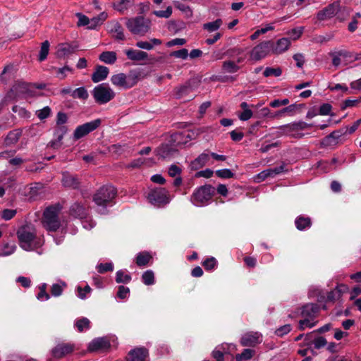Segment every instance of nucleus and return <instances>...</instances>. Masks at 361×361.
Wrapping results in <instances>:
<instances>
[{"label": "nucleus", "mask_w": 361, "mask_h": 361, "mask_svg": "<svg viewBox=\"0 0 361 361\" xmlns=\"http://www.w3.org/2000/svg\"><path fill=\"white\" fill-rule=\"evenodd\" d=\"M20 246L25 250L32 248V243L36 237L35 228L32 224H25L19 227L16 233Z\"/></svg>", "instance_id": "1"}, {"label": "nucleus", "mask_w": 361, "mask_h": 361, "mask_svg": "<svg viewBox=\"0 0 361 361\" xmlns=\"http://www.w3.org/2000/svg\"><path fill=\"white\" fill-rule=\"evenodd\" d=\"M214 193V188L211 185H204L195 190L190 197V202L197 207H202L208 203Z\"/></svg>", "instance_id": "2"}, {"label": "nucleus", "mask_w": 361, "mask_h": 361, "mask_svg": "<svg viewBox=\"0 0 361 361\" xmlns=\"http://www.w3.org/2000/svg\"><path fill=\"white\" fill-rule=\"evenodd\" d=\"M126 25L133 34L144 35L149 30L151 22L142 16H137L128 19Z\"/></svg>", "instance_id": "3"}, {"label": "nucleus", "mask_w": 361, "mask_h": 361, "mask_svg": "<svg viewBox=\"0 0 361 361\" xmlns=\"http://www.w3.org/2000/svg\"><path fill=\"white\" fill-rule=\"evenodd\" d=\"M94 101L99 104H104L115 97L114 91L107 83H102L94 87L92 92Z\"/></svg>", "instance_id": "4"}, {"label": "nucleus", "mask_w": 361, "mask_h": 361, "mask_svg": "<svg viewBox=\"0 0 361 361\" xmlns=\"http://www.w3.org/2000/svg\"><path fill=\"white\" fill-rule=\"evenodd\" d=\"M116 195V190L112 185H104L99 188L94 195L93 201L98 206L106 207L111 202Z\"/></svg>", "instance_id": "5"}, {"label": "nucleus", "mask_w": 361, "mask_h": 361, "mask_svg": "<svg viewBox=\"0 0 361 361\" xmlns=\"http://www.w3.org/2000/svg\"><path fill=\"white\" fill-rule=\"evenodd\" d=\"M61 209L60 204L47 207V231H56L61 226L59 214Z\"/></svg>", "instance_id": "6"}, {"label": "nucleus", "mask_w": 361, "mask_h": 361, "mask_svg": "<svg viewBox=\"0 0 361 361\" xmlns=\"http://www.w3.org/2000/svg\"><path fill=\"white\" fill-rule=\"evenodd\" d=\"M68 121V116L66 113L59 111L56 115V123L58 126H60L56 130V139L54 140H51L49 142L48 146H50L52 148L56 149L59 148L61 145V140L63 137L64 134L67 131V128L65 126H61L65 124Z\"/></svg>", "instance_id": "7"}, {"label": "nucleus", "mask_w": 361, "mask_h": 361, "mask_svg": "<svg viewBox=\"0 0 361 361\" xmlns=\"http://www.w3.org/2000/svg\"><path fill=\"white\" fill-rule=\"evenodd\" d=\"M149 202L156 207L168 204L170 201L168 191L163 188L152 190L147 195Z\"/></svg>", "instance_id": "8"}, {"label": "nucleus", "mask_w": 361, "mask_h": 361, "mask_svg": "<svg viewBox=\"0 0 361 361\" xmlns=\"http://www.w3.org/2000/svg\"><path fill=\"white\" fill-rule=\"evenodd\" d=\"M273 42L271 40L264 41L255 46L250 51V59L255 61L265 58L272 51Z\"/></svg>", "instance_id": "9"}, {"label": "nucleus", "mask_w": 361, "mask_h": 361, "mask_svg": "<svg viewBox=\"0 0 361 361\" xmlns=\"http://www.w3.org/2000/svg\"><path fill=\"white\" fill-rule=\"evenodd\" d=\"M101 119L97 118L90 122H87L82 125L78 126L73 132V139L75 140H78L86 136L87 135L94 131L97 128H99V126L101 125Z\"/></svg>", "instance_id": "10"}, {"label": "nucleus", "mask_w": 361, "mask_h": 361, "mask_svg": "<svg viewBox=\"0 0 361 361\" xmlns=\"http://www.w3.org/2000/svg\"><path fill=\"white\" fill-rule=\"evenodd\" d=\"M198 133L196 131L191 130L175 133L171 137V142H173V145L176 147H180L195 139Z\"/></svg>", "instance_id": "11"}, {"label": "nucleus", "mask_w": 361, "mask_h": 361, "mask_svg": "<svg viewBox=\"0 0 361 361\" xmlns=\"http://www.w3.org/2000/svg\"><path fill=\"white\" fill-rule=\"evenodd\" d=\"M311 126V124L300 121L286 124L283 128L287 130L288 136L294 138H301L304 136V134L300 133V131Z\"/></svg>", "instance_id": "12"}, {"label": "nucleus", "mask_w": 361, "mask_h": 361, "mask_svg": "<svg viewBox=\"0 0 361 361\" xmlns=\"http://www.w3.org/2000/svg\"><path fill=\"white\" fill-rule=\"evenodd\" d=\"M135 78V75H133L132 73L126 76L124 73H121L112 75L111 81L113 85L126 89L132 87L135 85L136 80Z\"/></svg>", "instance_id": "13"}, {"label": "nucleus", "mask_w": 361, "mask_h": 361, "mask_svg": "<svg viewBox=\"0 0 361 361\" xmlns=\"http://www.w3.org/2000/svg\"><path fill=\"white\" fill-rule=\"evenodd\" d=\"M262 341V335L256 331H250L244 334L240 338L243 346L254 347Z\"/></svg>", "instance_id": "14"}, {"label": "nucleus", "mask_w": 361, "mask_h": 361, "mask_svg": "<svg viewBox=\"0 0 361 361\" xmlns=\"http://www.w3.org/2000/svg\"><path fill=\"white\" fill-rule=\"evenodd\" d=\"M75 349V345L70 343H61L56 345L51 350L52 355L56 358H61L71 354Z\"/></svg>", "instance_id": "15"}, {"label": "nucleus", "mask_w": 361, "mask_h": 361, "mask_svg": "<svg viewBox=\"0 0 361 361\" xmlns=\"http://www.w3.org/2000/svg\"><path fill=\"white\" fill-rule=\"evenodd\" d=\"M110 346V343L106 338H97L89 343L88 350L91 352L105 350L109 349Z\"/></svg>", "instance_id": "16"}, {"label": "nucleus", "mask_w": 361, "mask_h": 361, "mask_svg": "<svg viewBox=\"0 0 361 361\" xmlns=\"http://www.w3.org/2000/svg\"><path fill=\"white\" fill-rule=\"evenodd\" d=\"M108 32L112 37L118 40H124L125 35L121 25L117 21H111L107 25Z\"/></svg>", "instance_id": "17"}, {"label": "nucleus", "mask_w": 361, "mask_h": 361, "mask_svg": "<svg viewBox=\"0 0 361 361\" xmlns=\"http://www.w3.org/2000/svg\"><path fill=\"white\" fill-rule=\"evenodd\" d=\"M148 355L145 348H137L130 350L127 356V361H145Z\"/></svg>", "instance_id": "18"}, {"label": "nucleus", "mask_w": 361, "mask_h": 361, "mask_svg": "<svg viewBox=\"0 0 361 361\" xmlns=\"http://www.w3.org/2000/svg\"><path fill=\"white\" fill-rule=\"evenodd\" d=\"M319 311V307L316 304H307L302 307L301 316L303 318H307L314 320Z\"/></svg>", "instance_id": "19"}, {"label": "nucleus", "mask_w": 361, "mask_h": 361, "mask_svg": "<svg viewBox=\"0 0 361 361\" xmlns=\"http://www.w3.org/2000/svg\"><path fill=\"white\" fill-rule=\"evenodd\" d=\"M338 11V6L330 4L317 13V18L319 20H324L334 16Z\"/></svg>", "instance_id": "20"}, {"label": "nucleus", "mask_w": 361, "mask_h": 361, "mask_svg": "<svg viewBox=\"0 0 361 361\" xmlns=\"http://www.w3.org/2000/svg\"><path fill=\"white\" fill-rule=\"evenodd\" d=\"M77 47L73 44L63 43L58 46L56 54L59 58H66L75 52Z\"/></svg>", "instance_id": "21"}, {"label": "nucleus", "mask_w": 361, "mask_h": 361, "mask_svg": "<svg viewBox=\"0 0 361 361\" xmlns=\"http://www.w3.org/2000/svg\"><path fill=\"white\" fill-rule=\"evenodd\" d=\"M173 142H171V145L168 144L161 145L157 148V154L163 159L169 158L177 152Z\"/></svg>", "instance_id": "22"}, {"label": "nucleus", "mask_w": 361, "mask_h": 361, "mask_svg": "<svg viewBox=\"0 0 361 361\" xmlns=\"http://www.w3.org/2000/svg\"><path fill=\"white\" fill-rule=\"evenodd\" d=\"M109 74V68L106 66H98L92 75V80L94 82H99L105 80Z\"/></svg>", "instance_id": "23"}, {"label": "nucleus", "mask_w": 361, "mask_h": 361, "mask_svg": "<svg viewBox=\"0 0 361 361\" xmlns=\"http://www.w3.org/2000/svg\"><path fill=\"white\" fill-rule=\"evenodd\" d=\"M70 214L75 218L84 219L87 216L86 209L82 204L75 202L70 208Z\"/></svg>", "instance_id": "24"}, {"label": "nucleus", "mask_w": 361, "mask_h": 361, "mask_svg": "<svg viewBox=\"0 0 361 361\" xmlns=\"http://www.w3.org/2000/svg\"><path fill=\"white\" fill-rule=\"evenodd\" d=\"M290 45V41L286 37L279 39L276 45L273 43L272 52L276 54H279L286 51Z\"/></svg>", "instance_id": "25"}, {"label": "nucleus", "mask_w": 361, "mask_h": 361, "mask_svg": "<svg viewBox=\"0 0 361 361\" xmlns=\"http://www.w3.org/2000/svg\"><path fill=\"white\" fill-rule=\"evenodd\" d=\"M125 53L128 59L135 61L145 60L148 56L147 53L136 49H128L125 51Z\"/></svg>", "instance_id": "26"}, {"label": "nucleus", "mask_w": 361, "mask_h": 361, "mask_svg": "<svg viewBox=\"0 0 361 361\" xmlns=\"http://www.w3.org/2000/svg\"><path fill=\"white\" fill-rule=\"evenodd\" d=\"M61 182L65 187L76 188L79 182L77 178L68 172L62 173Z\"/></svg>", "instance_id": "27"}, {"label": "nucleus", "mask_w": 361, "mask_h": 361, "mask_svg": "<svg viewBox=\"0 0 361 361\" xmlns=\"http://www.w3.org/2000/svg\"><path fill=\"white\" fill-rule=\"evenodd\" d=\"M11 91L14 92L18 97H26L30 94V85L24 82L16 83Z\"/></svg>", "instance_id": "28"}, {"label": "nucleus", "mask_w": 361, "mask_h": 361, "mask_svg": "<svg viewBox=\"0 0 361 361\" xmlns=\"http://www.w3.org/2000/svg\"><path fill=\"white\" fill-rule=\"evenodd\" d=\"M45 191L44 184L42 183H35L30 188L29 197L31 200H35L38 199L40 195Z\"/></svg>", "instance_id": "29"}, {"label": "nucleus", "mask_w": 361, "mask_h": 361, "mask_svg": "<svg viewBox=\"0 0 361 361\" xmlns=\"http://www.w3.org/2000/svg\"><path fill=\"white\" fill-rule=\"evenodd\" d=\"M209 160V155L206 153H202L190 164L192 170H197L203 167Z\"/></svg>", "instance_id": "30"}, {"label": "nucleus", "mask_w": 361, "mask_h": 361, "mask_svg": "<svg viewBox=\"0 0 361 361\" xmlns=\"http://www.w3.org/2000/svg\"><path fill=\"white\" fill-rule=\"evenodd\" d=\"M295 225L299 231H304L311 227L312 221L310 217L299 216L295 220Z\"/></svg>", "instance_id": "31"}, {"label": "nucleus", "mask_w": 361, "mask_h": 361, "mask_svg": "<svg viewBox=\"0 0 361 361\" xmlns=\"http://www.w3.org/2000/svg\"><path fill=\"white\" fill-rule=\"evenodd\" d=\"M108 14L106 12L104 11L102 12L99 15L97 16L93 17L92 18L90 19V25H89L90 30H94L98 26L103 24V23L107 19Z\"/></svg>", "instance_id": "32"}, {"label": "nucleus", "mask_w": 361, "mask_h": 361, "mask_svg": "<svg viewBox=\"0 0 361 361\" xmlns=\"http://www.w3.org/2000/svg\"><path fill=\"white\" fill-rule=\"evenodd\" d=\"M223 25V20L221 18H218L214 21L208 22L202 25V28L204 30L207 31L208 33H212L216 31L221 27Z\"/></svg>", "instance_id": "33"}, {"label": "nucleus", "mask_w": 361, "mask_h": 361, "mask_svg": "<svg viewBox=\"0 0 361 361\" xmlns=\"http://www.w3.org/2000/svg\"><path fill=\"white\" fill-rule=\"evenodd\" d=\"M99 59L105 63L112 64L116 61V54L114 51H104Z\"/></svg>", "instance_id": "34"}, {"label": "nucleus", "mask_w": 361, "mask_h": 361, "mask_svg": "<svg viewBox=\"0 0 361 361\" xmlns=\"http://www.w3.org/2000/svg\"><path fill=\"white\" fill-rule=\"evenodd\" d=\"M16 250V245L13 243H4L0 246V256L6 257L12 255Z\"/></svg>", "instance_id": "35"}, {"label": "nucleus", "mask_w": 361, "mask_h": 361, "mask_svg": "<svg viewBox=\"0 0 361 361\" xmlns=\"http://www.w3.org/2000/svg\"><path fill=\"white\" fill-rule=\"evenodd\" d=\"M192 90L190 86L185 82L184 85L177 87L175 89V94L177 98H181L189 94Z\"/></svg>", "instance_id": "36"}, {"label": "nucleus", "mask_w": 361, "mask_h": 361, "mask_svg": "<svg viewBox=\"0 0 361 361\" xmlns=\"http://www.w3.org/2000/svg\"><path fill=\"white\" fill-rule=\"evenodd\" d=\"M297 107L296 104L289 105L278 111H276L274 115L270 116L271 118H275L278 117H282L285 114H292Z\"/></svg>", "instance_id": "37"}, {"label": "nucleus", "mask_w": 361, "mask_h": 361, "mask_svg": "<svg viewBox=\"0 0 361 361\" xmlns=\"http://www.w3.org/2000/svg\"><path fill=\"white\" fill-rule=\"evenodd\" d=\"M66 286V283L63 281H59V283L53 284L51 287V295L54 297L60 296Z\"/></svg>", "instance_id": "38"}, {"label": "nucleus", "mask_w": 361, "mask_h": 361, "mask_svg": "<svg viewBox=\"0 0 361 361\" xmlns=\"http://www.w3.org/2000/svg\"><path fill=\"white\" fill-rule=\"evenodd\" d=\"M151 259L152 257L148 252H140L136 257V264L139 267H143L147 265Z\"/></svg>", "instance_id": "39"}, {"label": "nucleus", "mask_w": 361, "mask_h": 361, "mask_svg": "<svg viewBox=\"0 0 361 361\" xmlns=\"http://www.w3.org/2000/svg\"><path fill=\"white\" fill-rule=\"evenodd\" d=\"M75 326L78 331L82 332L90 328V322L86 317H82L75 321Z\"/></svg>", "instance_id": "40"}, {"label": "nucleus", "mask_w": 361, "mask_h": 361, "mask_svg": "<svg viewBox=\"0 0 361 361\" xmlns=\"http://www.w3.org/2000/svg\"><path fill=\"white\" fill-rule=\"evenodd\" d=\"M88 92L84 87L76 88L72 92V97L74 99L85 100L88 98Z\"/></svg>", "instance_id": "41"}, {"label": "nucleus", "mask_w": 361, "mask_h": 361, "mask_svg": "<svg viewBox=\"0 0 361 361\" xmlns=\"http://www.w3.org/2000/svg\"><path fill=\"white\" fill-rule=\"evenodd\" d=\"M223 70L226 73H233L239 70V66L232 61H226L222 64Z\"/></svg>", "instance_id": "42"}, {"label": "nucleus", "mask_w": 361, "mask_h": 361, "mask_svg": "<svg viewBox=\"0 0 361 361\" xmlns=\"http://www.w3.org/2000/svg\"><path fill=\"white\" fill-rule=\"evenodd\" d=\"M20 135L21 133L18 130H13L9 132L5 140L6 145H13L16 143L18 141Z\"/></svg>", "instance_id": "43"}, {"label": "nucleus", "mask_w": 361, "mask_h": 361, "mask_svg": "<svg viewBox=\"0 0 361 361\" xmlns=\"http://www.w3.org/2000/svg\"><path fill=\"white\" fill-rule=\"evenodd\" d=\"M134 0H119L117 4H114V7L118 11H123L133 4Z\"/></svg>", "instance_id": "44"}, {"label": "nucleus", "mask_w": 361, "mask_h": 361, "mask_svg": "<svg viewBox=\"0 0 361 361\" xmlns=\"http://www.w3.org/2000/svg\"><path fill=\"white\" fill-rule=\"evenodd\" d=\"M53 70L54 71L56 77L60 80L64 79L66 77V73L68 72H73V69L67 66L63 68H53Z\"/></svg>", "instance_id": "45"}, {"label": "nucleus", "mask_w": 361, "mask_h": 361, "mask_svg": "<svg viewBox=\"0 0 361 361\" xmlns=\"http://www.w3.org/2000/svg\"><path fill=\"white\" fill-rule=\"evenodd\" d=\"M255 351L253 350L247 348L244 349L240 354H238L235 356L236 361H244L250 360L252 357Z\"/></svg>", "instance_id": "46"}, {"label": "nucleus", "mask_w": 361, "mask_h": 361, "mask_svg": "<svg viewBox=\"0 0 361 361\" xmlns=\"http://www.w3.org/2000/svg\"><path fill=\"white\" fill-rule=\"evenodd\" d=\"M142 279L147 286H150L154 283V274L152 270H147L142 274Z\"/></svg>", "instance_id": "47"}, {"label": "nucleus", "mask_w": 361, "mask_h": 361, "mask_svg": "<svg viewBox=\"0 0 361 361\" xmlns=\"http://www.w3.org/2000/svg\"><path fill=\"white\" fill-rule=\"evenodd\" d=\"M317 322L313 319L303 318L300 320L298 328L300 330H304L306 328H312L317 324Z\"/></svg>", "instance_id": "48"}, {"label": "nucleus", "mask_w": 361, "mask_h": 361, "mask_svg": "<svg viewBox=\"0 0 361 361\" xmlns=\"http://www.w3.org/2000/svg\"><path fill=\"white\" fill-rule=\"evenodd\" d=\"M282 71L280 68H271V67H267L265 68L263 75L265 77H269V76H275L279 77L281 75Z\"/></svg>", "instance_id": "49"}, {"label": "nucleus", "mask_w": 361, "mask_h": 361, "mask_svg": "<svg viewBox=\"0 0 361 361\" xmlns=\"http://www.w3.org/2000/svg\"><path fill=\"white\" fill-rule=\"evenodd\" d=\"M286 171L287 170L286 169V164L284 163H283L281 166L278 167H275L273 169H267L269 177L272 178Z\"/></svg>", "instance_id": "50"}, {"label": "nucleus", "mask_w": 361, "mask_h": 361, "mask_svg": "<svg viewBox=\"0 0 361 361\" xmlns=\"http://www.w3.org/2000/svg\"><path fill=\"white\" fill-rule=\"evenodd\" d=\"M131 280V276L128 274H125L123 271L120 270L116 272V281L118 283H127Z\"/></svg>", "instance_id": "51"}, {"label": "nucleus", "mask_w": 361, "mask_h": 361, "mask_svg": "<svg viewBox=\"0 0 361 361\" xmlns=\"http://www.w3.org/2000/svg\"><path fill=\"white\" fill-rule=\"evenodd\" d=\"M76 16L78 18L77 25L79 27L87 26V28L89 29V25H90V18L81 13H77Z\"/></svg>", "instance_id": "52"}, {"label": "nucleus", "mask_w": 361, "mask_h": 361, "mask_svg": "<svg viewBox=\"0 0 361 361\" xmlns=\"http://www.w3.org/2000/svg\"><path fill=\"white\" fill-rule=\"evenodd\" d=\"M16 213V209H5L1 212V217L5 221H8L13 219Z\"/></svg>", "instance_id": "53"}, {"label": "nucleus", "mask_w": 361, "mask_h": 361, "mask_svg": "<svg viewBox=\"0 0 361 361\" xmlns=\"http://www.w3.org/2000/svg\"><path fill=\"white\" fill-rule=\"evenodd\" d=\"M97 271L100 274H104L107 271H111L114 269V265L111 262L99 264L97 267Z\"/></svg>", "instance_id": "54"}, {"label": "nucleus", "mask_w": 361, "mask_h": 361, "mask_svg": "<svg viewBox=\"0 0 361 361\" xmlns=\"http://www.w3.org/2000/svg\"><path fill=\"white\" fill-rule=\"evenodd\" d=\"M216 174L218 177L221 178H231L234 176V173L228 169L217 170Z\"/></svg>", "instance_id": "55"}, {"label": "nucleus", "mask_w": 361, "mask_h": 361, "mask_svg": "<svg viewBox=\"0 0 361 361\" xmlns=\"http://www.w3.org/2000/svg\"><path fill=\"white\" fill-rule=\"evenodd\" d=\"M153 13L159 18H168L172 14V8L168 6L165 11H154Z\"/></svg>", "instance_id": "56"}, {"label": "nucleus", "mask_w": 361, "mask_h": 361, "mask_svg": "<svg viewBox=\"0 0 361 361\" xmlns=\"http://www.w3.org/2000/svg\"><path fill=\"white\" fill-rule=\"evenodd\" d=\"M216 264V259L214 257H209L206 259L203 262L202 265L207 270L213 269Z\"/></svg>", "instance_id": "57"}, {"label": "nucleus", "mask_w": 361, "mask_h": 361, "mask_svg": "<svg viewBox=\"0 0 361 361\" xmlns=\"http://www.w3.org/2000/svg\"><path fill=\"white\" fill-rule=\"evenodd\" d=\"M312 344L314 345V348L320 349L327 344V341L325 338L322 336H319L314 338V340L312 342Z\"/></svg>", "instance_id": "58"}, {"label": "nucleus", "mask_w": 361, "mask_h": 361, "mask_svg": "<svg viewBox=\"0 0 361 361\" xmlns=\"http://www.w3.org/2000/svg\"><path fill=\"white\" fill-rule=\"evenodd\" d=\"M171 56L176 58L186 59L188 56V51L186 49H182L178 51H175L171 53Z\"/></svg>", "instance_id": "59"}, {"label": "nucleus", "mask_w": 361, "mask_h": 361, "mask_svg": "<svg viewBox=\"0 0 361 361\" xmlns=\"http://www.w3.org/2000/svg\"><path fill=\"white\" fill-rule=\"evenodd\" d=\"M338 143V142L334 139V137H331V134L329 135L322 142V144L326 147H332L335 146Z\"/></svg>", "instance_id": "60"}, {"label": "nucleus", "mask_w": 361, "mask_h": 361, "mask_svg": "<svg viewBox=\"0 0 361 361\" xmlns=\"http://www.w3.org/2000/svg\"><path fill=\"white\" fill-rule=\"evenodd\" d=\"M338 143V142L334 139V137H331V134L329 135L322 142V144L326 147H332L335 146Z\"/></svg>", "instance_id": "61"}, {"label": "nucleus", "mask_w": 361, "mask_h": 361, "mask_svg": "<svg viewBox=\"0 0 361 361\" xmlns=\"http://www.w3.org/2000/svg\"><path fill=\"white\" fill-rule=\"evenodd\" d=\"M291 330V326L290 324H286V325H283L279 328H278L276 331H275V334L278 336H283L286 334H287L288 333H289Z\"/></svg>", "instance_id": "62"}, {"label": "nucleus", "mask_w": 361, "mask_h": 361, "mask_svg": "<svg viewBox=\"0 0 361 361\" xmlns=\"http://www.w3.org/2000/svg\"><path fill=\"white\" fill-rule=\"evenodd\" d=\"M130 293V289L128 287L120 286L117 293V296L121 299L126 298Z\"/></svg>", "instance_id": "63"}, {"label": "nucleus", "mask_w": 361, "mask_h": 361, "mask_svg": "<svg viewBox=\"0 0 361 361\" xmlns=\"http://www.w3.org/2000/svg\"><path fill=\"white\" fill-rule=\"evenodd\" d=\"M16 281L17 283H20V285L24 287V288H29L31 286V280L30 279V278L28 277H25V276H18L16 279Z\"/></svg>", "instance_id": "64"}]
</instances>
